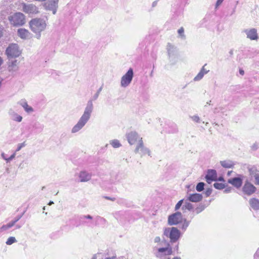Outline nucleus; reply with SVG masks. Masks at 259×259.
Masks as SVG:
<instances>
[{
  "label": "nucleus",
  "mask_w": 259,
  "mask_h": 259,
  "mask_svg": "<svg viewBox=\"0 0 259 259\" xmlns=\"http://www.w3.org/2000/svg\"><path fill=\"white\" fill-rule=\"evenodd\" d=\"M232 188H226L225 190V192L226 193H229L230 192H231V191L232 190Z\"/></svg>",
  "instance_id": "obj_50"
},
{
  "label": "nucleus",
  "mask_w": 259,
  "mask_h": 259,
  "mask_svg": "<svg viewBox=\"0 0 259 259\" xmlns=\"http://www.w3.org/2000/svg\"><path fill=\"white\" fill-rule=\"evenodd\" d=\"M206 64H205L201 69L199 72L197 74V75L194 78L193 80L194 81H198L202 79L204 76V75L206 74L209 71V70H206L205 68V66Z\"/></svg>",
  "instance_id": "obj_24"
},
{
  "label": "nucleus",
  "mask_w": 259,
  "mask_h": 259,
  "mask_svg": "<svg viewBox=\"0 0 259 259\" xmlns=\"http://www.w3.org/2000/svg\"><path fill=\"white\" fill-rule=\"evenodd\" d=\"M16 242H17V240L16 239L15 237L12 236V237H10L9 238H8L6 243L7 245H10Z\"/></svg>",
  "instance_id": "obj_32"
},
{
  "label": "nucleus",
  "mask_w": 259,
  "mask_h": 259,
  "mask_svg": "<svg viewBox=\"0 0 259 259\" xmlns=\"http://www.w3.org/2000/svg\"><path fill=\"white\" fill-rule=\"evenodd\" d=\"M25 146H26V144L25 142L19 143L17 145V148L16 149L15 151H16V152L19 151L22 148L24 147Z\"/></svg>",
  "instance_id": "obj_38"
},
{
  "label": "nucleus",
  "mask_w": 259,
  "mask_h": 259,
  "mask_svg": "<svg viewBox=\"0 0 259 259\" xmlns=\"http://www.w3.org/2000/svg\"><path fill=\"white\" fill-rule=\"evenodd\" d=\"M221 165L225 168H231L234 165V163L230 160H226L220 161Z\"/></svg>",
  "instance_id": "obj_27"
},
{
  "label": "nucleus",
  "mask_w": 259,
  "mask_h": 259,
  "mask_svg": "<svg viewBox=\"0 0 259 259\" xmlns=\"http://www.w3.org/2000/svg\"><path fill=\"white\" fill-rule=\"evenodd\" d=\"M218 180L220 181H224V179L223 177H220Z\"/></svg>",
  "instance_id": "obj_56"
},
{
  "label": "nucleus",
  "mask_w": 259,
  "mask_h": 259,
  "mask_svg": "<svg viewBox=\"0 0 259 259\" xmlns=\"http://www.w3.org/2000/svg\"><path fill=\"white\" fill-rule=\"evenodd\" d=\"M8 114L12 120L17 122H20L22 121V116L15 112L13 109H10Z\"/></svg>",
  "instance_id": "obj_21"
},
{
  "label": "nucleus",
  "mask_w": 259,
  "mask_h": 259,
  "mask_svg": "<svg viewBox=\"0 0 259 259\" xmlns=\"http://www.w3.org/2000/svg\"><path fill=\"white\" fill-rule=\"evenodd\" d=\"M189 221H188L186 219H185L182 226V229L185 230L189 225Z\"/></svg>",
  "instance_id": "obj_39"
},
{
  "label": "nucleus",
  "mask_w": 259,
  "mask_h": 259,
  "mask_svg": "<svg viewBox=\"0 0 259 259\" xmlns=\"http://www.w3.org/2000/svg\"><path fill=\"white\" fill-rule=\"evenodd\" d=\"M105 198L107 200H110L112 201H114L115 199L114 198H111V197H107V196L105 197Z\"/></svg>",
  "instance_id": "obj_51"
},
{
  "label": "nucleus",
  "mask_w": 259,
  "mask_h": 259,
  "mask_svg": "<svg viewBox=\"0 0 259 259\" xmlns=\"http://www.w3.org/2000/svg\"><path fill=\"white\" fill-rule=\"evenodd\" d=\"M249 204L251 207L255 209H259V200L256 198H252L249 200Z\"/></svg>",
  "instance_id": "obj_28"
},
{
  "label": "nucleus",
  "mask_w": 259,
  "mask_h": 259,
  "mask_svg": "<svg viewBox=\"0 0 259 259\" xmlns=\"http://www.w3.org/2000/svg\"><path fill=\"white\" fill-rule=\"evenodd\" d=\"M109 143L114 148H118L121 146L119 141L117 139L110 140Z\"/></svg>",
  "instance_id": "obj_29"
},
{
  "label": "nucleus",
  "mask_w": 259,
  "mask_h": 259,
  "mask_svg": "<svg viewBox=\"0 0 259 259\" xmlns=\"http://www.w3.org/2000/svg\"><path fill=\"white\" fill-rule=\"evenodd\" d=\"M239 73L240 74H241L242 75H243L244 73V72L243 70H239Z\"/></svg>",
  "instance_id": "obj_54"
},
{
  "label": "nucleus",
  "mask_w": 259,
  "mask_h": 259,
  "mask_svg": "<svg viewBox=\"0 0 259 259\" xmlns=\"http://www.w3.org/2000/svg\"><path fill=\"white\" fill-rule=\"evenodd\" d=\"M208 124V122H206V123H205V125H207Z\"/></svg>",
  "instance_id": "obj_62"
},
{
  "label": "nucleus",
  "mask_w": 259,
  "mask_h": 259,
  "mask_svg": "<svg viewBox=\"0 0 259 259\" xmlns=\"http://www.w3.org/2000/svg\"><path fill=\"white\" fill-rule=\"evenodd\" d=\"M167 51L169 59H172L176 57L177 50L176 47L169 44L167 46Z\"/></svg>",
  "instance_id": "obj_23"
},
{
  "label": "nucleus",
  "mask_w": 259,
  "mask_h": 259,
  "mask_svg": "<svg viewBox=\"0 0 259 259\" xmlns=\"http://www.w3.org/2000/svg\"><path fill=\"white\" fill-rule=\"evenodd\" d=\"M213 186L215 189L221 190L225 188V185L222 183H215Z\"/></svg>",
  "instance_id": "obj_35"
},
{
  "label": "nucleus",
  "mask_w": 259,
  "mask_h": 259,
  "mask_svg": "<svg viewBox=\"0 0 259 259\" xmlns=\"http://www.w3.org/2000/svg\"><path fill=\"white\" fill-rule=\"evenodd\" d=\"M100 254V253H97V254H94L91 259H98V257H99Z\"/></svg>",
  "instance_id": "obj_48"
},
{
  "label": "nucleus",
  "mask_w": 259,
  "mask_h": 259,
  "mask_svg": "<svg viewBox=\"0 0 259 259\" xmlns=\"http://www.w3.org/2000/svg\"><path fill=\"white\" fill-rule=\"evenodd\" d=\"M253 150H256L258 148V144L257 143H254L251 147Z\"/></svg>",
  "instance_id": "obj_46"
},
{
  "label": "nucleus",
  "mask_w": 259,
  "mask_h": 259,
  "mask_svg": "<svg viewBox=\"0 0 259 259\" xmlns=\"http://www.w3.org/2000/svg\"><path fill=\"white\" fill-rule=\"evenodd\" d=\"M78 176L80 182H86L91 179L92 174L85 170H82L79 172Z\"/></svg>",
  "instance_id": "obj_17"
},
{
  "label": "nucleus",
  "mask_w": 259,
  "mask_h": 259,
  "mask_svg": "<svg viewBox=\"0 0 259 259\" xmlns=\"http://www.w3.org/2000/svg\"><path fill=\"white\" fill-rule=\"evenodd\" d=\"M126 138L128 143L131 145H134L139 143L140 139L143 140L139 135L135 131H131L126 134Z\"/></svg>",
  "instance_id": "obj_11"
},
{
  "label": "nucleus",
  "mask_w": 259,
  "mask_h": 259,
  "mask_svg": "<svg viewBox=\"0 0 259 259\" xmlns=\"http://www.w3.org/2000/svg\"><path fill=\"white\" fill-rule=\"evenodd\" d=\"M21 54V51L17 44H11L6 50V55L8 58L18 57Z\"/></svg>",
  "instance_id": "obj_5"
},
{
  "label": "nucleus",
  "mask_w": 259,
  "mask_h": 259,
  "mask_svg": "<svg viewBox=\"0 0 259 259\" xmlns=\"http://www.w3.org/2000/svg\"><path fill=\"white\" fill-rule=\"evenodd\" d=\"M83 218L85 219H90V220H92L93 219L92 217L90 215H84L83 217Z\"/></svg>",
  "instance_id": "obj_49"
},
{
  "label": "nucleus",
  "mask_w": 259,
  "mask_h": 259,
  "mask_svg": "<svg viewBox=\"0 0 259 259\" xmlns=\"http://www.w3.org/2000/svg\"><path fill=\"white\" fill-rule=\"evenodd\" d=\"M105 259H127L126 257L123 256L116 257V256H113L111 257H106Z\"/></svg>",
  "instance_id": "obj_42"
},
{
  "label": "nucleus",
  "mask_w": 259,
  "mask_h": 259,
  "mask_svg": "<svg viewBox=\"0 0 259 259\" xmlns=\"http://www.w3.org/2000/svg\"><path fill=\"white\" fill-rule=\"evenodd\" d=\"M191 119L196 123H200V118L197 115H194L193 116H190Z\"/></svg>",
  "instance_id": "obj_36"
},
{
  "label": "nucleus",
  "mask_w": 259,
  "mask_h": 259,
  "mask_svg": "<svg viewBox=\"0 0 259 259\" xmlns=\"http://www.w3.org/2000/svg\"><path fill=\"white\" fill-rule=\"evenodd\" d=\"M94 105L93 101L90 100L88 101L83 114L79 119L77 122L71 129V133L75 134L80 131L89 121L93 111Z\"/></svg>",
  "instance_id": "obj_1"
},
{
  "label": "nucleus",
  "mask_w": 259,
  "mask_h": 259,
  "mask_svg": "<svg viewBox=\"0 0 259 259\" xmlns=\"http://www.w3.org/2000/svg\"><path fill=\"white\" fill-rule=\"evenodd\" d=\"M14 225H13V223H12L10 222L8 224H7L6 225H4L3 226H2V227L1 228V232L5 231L9 229L11 227H12Z\"/></svg>",
  "instance_id": "obj_30"
},
{
  "label": "nucleus",
  "mask_w": 259,
  "mask_h": 259,
  "mask_svg": "<svg viewBox=\"0 0 259 259\" xmlns=\"http://www.w3.org/2000/svg\"><path fill=\"white\" fill-rule=\"evenodd\" d=\"M134 77L133 69L130 68L121 78L120 86L122 88L127 87L132 82Z\"/></svg>",
  "instance_id": "obj_7"
},
{
  "label": "nucleus",
  "mask_w": 259,
  "mask_h": 259,
  "mask_svg": "<svg viewBox=\"0 0 259 259\" xmlns=\"http://www.w3.org/2000/svg\"><path fill=\"white\" fill-rule=\"evenodd\" d=\"M211 101H209V102H207L206 103V105H210Z\"/></svg>",
  "instance_id": "obj_58"
},
{
  "label": "nucleus",
  "mask_w": 259,
  "mask_h": 259,
  "mask_svg": "<svg viewBox=\"0 0 259 259\" xmlns=\"http://www.w3.org/2000/svg\"><path fill=\"white\" fill-rule=\"evenodd\" d=\"M204 206L203 205H199L195 209L193 210L196 214H198L202 211L204 209Z\"/></svg>",
  "instance_id": "obj_33"
},
{
  "label": "nucleus",
  "mask_w": 259,
  "mask_h": 259,
  "mask_svg": "<svg viewBox=\"0 0 259 259\" xmlns=\"http://www.w3.org/2000/svg\"><path fill=\"white\" fill-rule=\"evenodd\" d=\"M164 246L155 247V254L160 259H169L167 256L172 254V248L169 244L164 241Z\"/></svg>",
  "instance_id": "obj_3"
},
{
  "label": "nucleus",
  "mask_w": 259,
  "mask_h": 259,
  "mask_svg": "<svg viewBox=\"0 0 259 259\" xmlns=\"http://www.w3.org/2000/svg\"><path fill=\"white\" fill-rule=\"evenodd\" d=\"M217 178V171L214 169H209L207 171V175L205 176L206 181L208 183H211V182L216 181Z\"/></svg>",
  "instance_id": "obj_19"
},
{
  "label": "nucleus",
  "mask_w": 259,
  "mask_h": 259,
  "mask_svg": "<svg viewBox=\"0 0 259 259\" xmlns=\"http://www.w3.org/2000/svg\"><path fill=\"white\" fill-rule=\"evenodd\" d=\"M16 151H14L13 154L10 156L8 157V159H9V162H10V161H11L13 159H14L16 155Z\"/></svg>",
  "instance_id": "obj_41"
},
{
  "label": "nucleus",
  "mask_w": 259,
  "mask_h": 259,
  "mask_svg": "<svg viewBox=\"0 0 259 259\" xmlns=\"http://www.w3.org/2000/svg\"><path fill=\"white\" fill-rule=\"evenodd\" d=\"M178 32L181 38L183 39L185 38V35L184 34V29L183 27H181L180 29H179Z\"/></svg>",
  "instance_id": "obj_37"
},
{
  "label": "nucleus",
  "mask_w": 259,
  "mask_h": 259,
  "mask_svg": "<svg viewBox=\"0 0 259 259\" xmlns=\"http://www.w3.org/2000/svg\"><path fill=\"white\" fill-rule=\"evenodd\" d=\"M30 29L35 34V37L39 39L41 36V33L45 31L47 27L46 20L40 18L32 19L29 22Z\"/></svg>",
  "instance_id": "obj_2"
},
{
  "label": "nucleus",
  "mask_w": 259,
  "mask_h": 259,
  "mask_svg": "<svg viewBox=\"0 0 259 259\" xmlns=\"http://www.w3.org/2000/svg\"><path fill=\"white\" fill-rule=\"evenodd\" d=\"M231 171H228V175H230V174H231Z\"/></svg>",
  "instance_id": "obj_60"
},
{
  "label": "nucleus",
  "mask_w": 259,
  "mask_h": 259,
  "mask_svg": "<svg viewBox=\"0 0 259 259\" xmlns=\"http://www.w3.org/2000/svg\"><path fill=\"white\" fill-rule=\"evenodd\" d=\"M17 34L19 37L23 39H28L31 37L30 32L25 28L18 29L17 30Z\"/></svg>",
  "instance_id": "obj_16"
},
{
  "label": "nucleus",
  "mask_w": 259,
  "mask_h": 259,
  "mask_svg": "<svg viewBox=\"0 0 259 259\" xmlns=\"http://www.w3.org/2000/svg\"><path fill=\"white\" fill-rule=\"evenodd\" d=\"M163 235L169 237L171 242H175L180 237V232L175 227L166 228L164 230Z\"/></svg>",
  "instance_id": "obj_6"
},
{
  "label": "nucleus",
  "mask_w": 259,
  "mask_h": 259,
  "mask_svg": "<svg viewBox=\"0 0 259 259\" xmlns=\"http://www.w3.org/2000/svg\"><path fill=\"white\" fill-rule=\"evenodd\" d=\"M182 207V209L183 212H186L187 211H192L193 209V205L191 204L187 199H183L180 200L176 204L175 206V210H178L180 208Z\"/></svg>",
  "instance_id": "obj_8"
},
{
  "label": "nucleus",
  "mask_w": 259,
  "mask_h": 259,
  "mask_svg": "<svg viewBox=\"0 0 259 259\" xmlns=\"http://www.w3.org/2000/svg\"><path fill=\"white\" fill-rule=\"evenodd\" d=\"M243 32L245 34L246 38L250 40L257 41L259 38L257 30L255 28L245 29Z\"/></svg>",
  "instance_id": "obj_10"
},
{
  "label": "nucleus",
  "mask_w": 259,
  "mask_h": 259,
  "mask_svg": "<svg viewBox=\"0 0 259 259\" xmlns=\"http://www.w3.org/2000/svg\"><path fill=\"white\" fill-rule=\"evenodd\" d=\"M4 29V27L3 26L0 25V38L3 36V30Z\"/></svg>",
  "instance_id": "obj_47"
},
{
  "label": "nucleus",
  "mask_w": 259,
  "mask_h": 259,
  "mask_svg": "<svg viewBox=\"0 0 259 259\" xmlns=\"http://www.w3.org/2000/svg\"><path fill=\"white\" fill-rule=\"evenodd\" d=\"M228 182L235 187L240 188L242 184V180L241 178H234L228 180Z\"/></svg>",
  "instance_id": "obj_25"
},
{
  "label": "nucleus",
  "mask_w": 259,
  "mask_h": 259,
  "mask_svg": "<svg viewBox=\"0 0 259 259\" xmlns=\"http://www.w3.org/2000/svg\"><path fill=\"white\" fill-rule=\"evenodd\" d=\"M250 175L255 179V184L259 185V171L255 168H251L249 169Z\"/></svg>",
  "instance_id": "obj_26"
},
{
  "label": "nucleus",
  "mask_w": 259,
  "mask_h": 259,
  "mask_svg": "<svg viewBox=\"0 0 259 259\" xmlns=\"http://www.w3.org/2000/svg\"><path fill=\"white\" fill-rule=\"evenodd\" d=\"M211 192V190H207V191H206V193H206V195L207 196H209V195L210 194Z\"/></svg>",
  "instance_id": "obj_52"
},
{
  "label": "nucleus",
  "mask_w": 259,
  "mask_h": 259,
  "mask_svg": "<svg viewBox=\"0 0 259 259\" xmlns=\"http://www.w3.org/2000/svg\"><path fill=\"white\" fill-rule=\"evenodd\" d=\"M259 258V248L256 250V252L254 254V259Z\"/></svg>",
  "instance_id": "obj_44"
},
{
  "label": "nucleus",
  "mask_w": 259,
  "mask_h": 259,
  "mask_svg": "<svg viewBox=\"0 0 259 259\" xmlns=\"http://www.w3.org/2000/svg\"><path fill=\"white\" fill-rule=\"evenodd\" d=\"M98 97V95L97 94L95 96V99H97Z\"/></svg>",
  "instance_id": "obj_59"
},
{
  "label": "nucleus",
  "mask_w": 259,
  "mask_h": 259,
  "mask_svg": "<svg viewBox=\"0 0 259 259\" xmlns=\"http://www.w3.org/2000/svg\"><path fill=\"white\" fill-rule=\"evenodd\" d=\"M255 187L251 183L247 182L243 187V191L247 195H250L255 191Z\"/></svg>",
  "instance_id": "obj_18"
},
{
  "label": "nucleus",
  "mask_w": 259,
  "mask_h": 259,
  "mask_svg": "<svg viewBox=\"0 0 259 259\" xmlns=\"http://www.w3.org/2000/svg\"><path fill=\"white\" fill-rule=\"evenodd\" d=\"M21 218V216H18L13 221H11V222L13 223V225H14L16 222H17Z\"/></svg>",
  "instance_id": "obj_43"
},
{
  "label": "nucleus",
  "mask_w": 259,
  "mask_h": 259,
  "mask_svg": "<svg viewBox=\"0 0 259 259\" xmlns=\"http://www.w3.org/2000/svg\"><path fill=\"white\" fill-rule=\"evenodd\" d=\"M3 63V59L0 57V66Z\"/></svg>",
  "instance_id": "obj_55"
},
{
  "label": "nucleus",
  "mask_w": 259,
  "mask_h": 259,
  "mask_svg": "<svg viewBox=\"0 0 259 259\" xmlns=\"http://www.w3.org/2000/svg\"><path fill=\"white\" fill-rule=\"evenodd\" d=\"M22 7V10L26 14L34 15L39 13L38 8L34 5L23 3Z\"/></svg>",
  "instance_id": "obj_12"
},
{
  "label": "nucleus",
  "mask_w": 259,
  "mask_h": 259,
  "mask_svg": "<svg viewBox=\"0 0 259 259\" xmlns=\"http://www.w3.org/2000/svg\"><path fill=\"white\" fill-rule=\"evenodd\" d=\"M43 209H44V210H45V209H46V207H45V206H44V207H43Z\"/></svg>",
  "instance_id": "obj_61"
},
{
  "label": "nucleus",
  "mask_w": 259,
  "mask_h": 259,
  "mask_svg": "<svg viewBox=\"0 0 259 259\" xmlns=\"http://www.w3.org/2000/svg\"><path fill=\"white\" fill-rule=\"evenodd\" d=\"M8 20L13 26L20 27L26 23V16L21 12H16L10 15Z\"/></svg>",
  "instance_id": "obj_4"
},
{
  "label": "nucleus",
  "mask_w": 259,
  "mask_h": 259,
  "mask_svg": "<svg viewBox=\"0 0 259 259\" xmlns=\"http://www.w3.org/2000/svg\"><path fill=\"white\" fill-rule=\"evenodd\" d=\"M18 63L17 60L9 61L8 63V70L11 73H14L18 70Z\"/></svg>",
  "instance_id": "obj_22"
},
{
  "label": "nucleus",
  "mask_w": 259,
  "mask_h": 259,
  "mask_svg": "<svg viewBox=\"0 0 259 259\" xmlns=\"http://www.w3.org/2000/svg\"><path fill=\"white\" fill-rule=\"evenodd\" d=\"M183 220L182 214L180 212H177L170 215L168 218V223L170 225H176Z\"/></svg>",
  "instance_id": "obj_14"
},
{
  "label": "nucleus",
  "mask_w": 259,
  "mask_h": 259,
  "mask_svg": "<svg viewBox=\"0 0 259 259\" xmlns=\"http://www.w3.org/2000/svg\"><path fill=\"white\" fill-rule=\"evenodd\" d=\"M186 198L190 202H198L202 200V196L198 193L188 194L186 196Z\"/></svg>",
  "instance_id": "obj_20"
},
{
  "label": "nucleus",
  "mask_w": 259,
  "mask_h": 259,
  "mask_svg": "<svg viewBox=\"0 0 259 259\" xmlns=\"http://www.w3.org/2000/svg\"><path fill=\"white\" fill-rule=\"evenodd\" d=\"M157 1L153 2V3H152V7H155L157 5Z\"/></svg>",
  "instance_id": "obj_53"
},
{
  "label": "nucleus",
  "mask_w": 259,
  "mask_h": 259,
  "mask_svg": "<svg viewBox=\"0 0 259 259\" xmlns=\"http://www.w3.org/2000/svg\"><path fill=\"white\" fill-rule=\"evenodd\" d=\"M164 241H165V240H161L160 238L158 236L156 237L154 240V241L155 243H158V245L162 246H164Z\"/></svg>",
  "instance_id": "obj_31"
},
{
  "label": "nucleus",
  "mask_w": 259,
  "mask_h": 259,
  "mask_svg": "<svg viewBox=\"0 0 259 259\" xmlns=\"http://www.w3.org/2000/svg\"><path fill=\"white\" fill-rule=\"evenodd\" d=\"M135 152L139 154L141 157L146 155H151L150 149L144 145L143 141L141 139H140L139 143H137L135 149Z\"/></svg>",
  "instance_id": "obj_9"
},
{
  "label": "nucleus",
  "mask_w": 259,
  "mask_h": 259,
  "mask_svg": "<svg viewBox=\"0 0 259 259\" xmlns=\"http://www.w3.org/2000/svg\"><path fill=\"white\" fill-rule=\"evenodd\" d=\"M59 0H48L44 6L46 10L51 11L53 14H55L58 7Z\"/></svg>",
  "instance_id": "obj_13"
},
{
  "label": "nucleus",
  "mask_w": 259,
  "mask_h": 259,
  "mask_svg": "<svg viewBox=\"0 0 259 259\" xmlns=\"http://www.w3.org/2000/svg\"><path fill=\"white\" fill-rule=\"evenodd\" d=\"M53 203H54L53 201H50L49 202V203H48V205H52Z\"/></svg>",
  "instance_id": "obj_57"
},
{
  "label": "nucleus",
  "mask_w": 259,
  "mask_h": 259,
  "mask_svg": "<svg viewBox=\"0 0 259 259\" xmlns=\"http://www.w3.org/2000/svg\"><path fill=\"white\" fill-rule=\"evenodd\" d=\"M18 104L20 105L27 114H31L34 112V109L32 107L29 105L26 100L24 99L20 100Z\"/></svg>",
  "instance_id": "obj_15"
},
{
  "label": "nucleus",
  "mask_w": 259,
  "mask_h": 259,
  "mask_svg": "<svg viewBox=\"0 0 259 259\" xmlns=\"http://www.w3.org/2000/svg\"><path fill=\"white\" fill-rule=\"evenodd\" d=\"M224 0H218L215 4V8L217 9L219 6L221 5Z\"/></svg>",
  "instance_id": "obj_45"
},
{
  "label": "nucleus",
  "mask_w": 259,
  "mask_h": 259,
  "mask_svg": "<svg viewBox=\"0 0 259 259\" xmlns=\"http://www.w3.org/2000/svg\"><path fill=\"white\" fill-rule=\"evenodd\" d=\"M1 156L2 158L5 160L6 163H9V159L7 154H6L4 152H2L1 154Z\"/></svg>",
  "instance_id": "obj_40"
},
{
  "label": "nucleus",
  "mask_w": 259,
  "mask_h": 259,
  "mask_svg": "<svg viewBox=\"0 0 259 259\" xmlns=\"http://www.w3.org/2000/svg\"><path fill=\"white\" fill-rule=\"evenodd\" d=\"M204 184L203 182L199 183L196 187V190L198 192H201L204 189Z\"/></svg>",
  "instance_id": "obj_34"
}]
</instances>
